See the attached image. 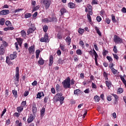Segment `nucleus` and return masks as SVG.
I'll use <instances>...</instances> for the list:
<instances>
[{
  "label": "nucleus",
  "instance_id": "obj_24",
  "mask_svg": "<svg viewBox=\"0 0 126 126\" xmlns=\"http://www.w3.org/2000/svg\"><path fill=\"white\" fill-rule=\"evenodd\" d=\"M3 48H5L6 49V47L8 46V44L5 41H2V44L1 45Z\"/></svg>",
  "mask_w": 126,
  "mask_h": 126
},
{
  "label": "nucleus",
  "instance_id": "obj_62",
  "mask_svg": "<svg viewBox=\"0 0 126 126\" xmlns=\"http://www.w3.org/2000/svg\"><path fill=\"white\" fill-rule=\"evenodd\" d=\"M57 54L58 56H61V55H62V51H61V50H57Z\"/></svg>",
  "mask_w": 126,
  "mask_h": 126
},
{
  "label": "nucleus",
  "instance_id": "obj_6",
  "mask_svg": "<svg viewBox=\"0 0 126 126\" xmlns=\"http://www.w3.org/2000/svg\"><path fill=\"white\" fill-rule=\"evenodd\" d=\"M40 41L43 43H47V42H49V34H48L47 33H45L44 34V37L40 38Z\"/></svg>",
  "mask_w": 126,
  "mask_h": 126
},
{
  "label": "nucleus",
  "instance_id": "obj_29",
  "mask_svg": "<svg viewBox=\"0 0 126 126\" xmlns=\"http://www.w3.org/2000/svg\"><path fill=\"white\" fill-rule=\"evenodd\" d=\"M16 40L18 44H22L23 43V39L20 38H17Z\"/></svg>",
  "mask_w": 126,
  "mask_h": 126
},
{
  "label": "nucleus",
  "instance_id": "obj_4",
  "mask_svg": "<svg viewBox=\"0 0 126 126\" xmlns=\"http://www.w3.org/2000/svg\"><path fill=\"white\" fill-rule=\"evenodd\" d=\"M113 41L115 44H122V43H123V38H121L120 36L117 35H114Z\"/></svg>",
  "mask_w": 126,
  "mask_h": 126
},
{
  "label": "nucleus",
  "instance_id": "obj_52",
  "mask_svg": "<svg viewBox=\"0 0 126 126\" xmlns=\"http://www.w3.org/2000/svg\"><path fill=\"white\" fill-rule=\"evenodd\" d=\"M48 100H49V96H45L44 99V103H48Z\"/></svg>",
  "mask_w": 126,
  "mask_h": 126
},
{
  "label": "nucleus",
  "instance_id": "obj_13",
  "mask_svg": "<svg viewBox=\"0 0 126 126\" xmlns=\"http://www.w3.org/2000/svg\"><path fill=\"white\" fill-rule=\"evenodd\" d=\"M53 63H54V57L52 55H50L49 57V66H52Z\"/></svg>",
  "mask_w": 126,
  "mask_h": 126
},
{
  "label": "nucleus",
  "instance_id": "obj_46",
  "mask_svg": "<svg viewBox=\"0 0 126 126\" xmlns=\"http://www.w3.org/2000/svg\"><path fill=\"white\" fill-rule=\"evenodd\" d=\"M39 8H40V5H38L37 6H36V7H34L32 9V11H36V10H38Z\"/></svg>",
  "mask_w": 126,
  "mask_h": 126
},
{
  "label": "nucleus",
  "instance_id": "obj_35",
  "mask_svg": "<svg viewBox=\"0 0 126 126\" xmlns=\"http://www.w3.org/2000/svg\"><path fill=\"white\" fill-rule=\"evenodd\" d=\"M78 32L79 34H83L84 33V29L80 28L78 30Z\"/></svg>",
  "mask_w": 126,
  "mask_h": 126
},
{
  "label": "nucleus",
  "instance_id": "obj_60",
  "mask_svg": "<svg viewBox=\"0 0 126 126\" xmlns=\"http://www.w3.org/2000/svg\"><path fill=\"white\" fill-rule=\"evenodd\" d=\"M60 85L57 84L56 87V91H59L60 90Z\"/></svg>",
  "mask_w": 126,
  "mask_h": 126
},
{
  "label": "nucleus",
  "instance_id": "obj_41",
  "mask_svg": "<svg viewBox=\"0 0 126 126\" xmlns=\"http://www.w3.org/2000/svg\"><path fill=\"white\" fill-rule=\"evenodd\" d=\"M87 17L88 20H89L90 23H91V22H92V19H91V16L89 14H87Z\"/></svg>",
  "mask_w": 126,
  "mask_h": 126
},
{
  "label": "nucleus",
  "instance_id": "obj_20",
  "mask_svg": "<svg viewBox=\"0 0 126 126\" xmlns=\"http://www.w3.org/2000/svg\"><path fill=\"white\" fill-rule=\"evenodd\" d=\"M23 109H24V107L23 106H18L17 107V111L18 113H21L23 111Z\"/></svg>",
  "mask_w": 126,
  "mask_h": 126
},
{
  "label": "nucleus",
  "instance_id": "obj_23",
  "mask_svg": "<svg viewBox=\"0 0 126 126\" xmlns=\"http://www.w3.org/2000/svg\"><path fill=\"white\" fill-rule=\"evenodd\" d=\"M65 41L66 43H68V45L69 46L70 45V43H71V38H70V37L69 36H67Z\"/></svg>",
  "mask_w": 126,
  "mask_h": 126
},
{
  "label": "nucleus",
  "instance_id": "obj_8",
  "mask_svg": "<svg viewBox=\"0 0 126 126\" xmlns=\"http://www.w3.org/2000/svg\"><path fill=\"white\" fill-rule=\"evenodd\" d=\"M9 14V10L4 9L0 11V15H6Z\"/></svg>",
  "mask_w": 126,
  "mask_h": 126
},
{
  "label": "nucleus",
  "instance_id": "obj_30",
  "mask_svg": "<svg viewBox=\"0 0 126 126\" xmlns=\"http://www.w3.org/2000/svg\"><path fill=\"white\" fill-rule=\"evenodd\" d=\"M21 34L22 37H26V32L24 30L21 31Z\"/></svg>",
  "mask_w": 126,
  "mask_h": 126
},
{
  "label": "nucleus",
  "instance_id": "obj_37",
  "mask_svg": "<svg viewBox=\"0 0 126 126\" xmlns=\"http://www.w3.org/2000/svg\"><path fill=\"white\" fill-rule=\"evenodd\" d=\"M31 16H32L31 13H28L25 14V18H29L31 17Z\"/></svg>",
  "mask_w": 126,
  "mask_h": 126
},
{
  "label": "nucleus",
  "instance_id": "obj_15",
  "mask_svg": "<svg viewBox=\"0 0 126 126\" xmlns=\"http://www.w3.org/2000/svg\"><path fill=\"white\" fill-rule=\"evenodd\" d=\"M49 19H51L50 21L52 22H58V18H57L56 15H53L52 17H49Z\"/></svg>",
  "mask_w": 126,
  "mask_h": 126
},
{
  "label": "nucleus",
  "instance_id": "obj_12",
  "mask_svg": "<svg viewBox=\"0 0 126 126\" xmlns=\"http://www.w3.org/2000/svg\"><path fill=\"white\" fill-rule=\"evenodd\" d=\"M35 30H36V27H33V28H30L27 31L28 35L31 34V33H33Z\"/></svg>",
  "mask_w": 126,
  "mask_h": 126
},
{
  "label": "nucleus",
  "instance_id": "obj_36",
  "mask_svg": "<svg viewBox=\"0 0 126 126\" xmlns=\"http://www.w3.org/2000/svg\"><path fill=\"white\" fill-rule=\"evenodd\" d=\"M94 99L95 102H99V101H100V97L98 95H95L94 97Z\"/></svg>",
  "mask_w": 126,
  "mask_h": 126
},
{
  "label": "nucleus",
  "instance_id": "obj_53",
  "mask_svg": "<svg viewBox=\"0 0 126 126\" xmlns=\"http://www.w3.org/2000/svg\"><path fill=\"white\" fill-rule=\"evenodd\" d=\"M5 25L6 26H8L9 25H11V22H10L9 21H6L5 22Z\"/></svg>",
  "mask_w": 126,
  "mask_h": 126
},
{
  "label": "nucleus",
  "instance_id": "obj_43",
  "mask_svg": "<svg viewBox=\"0 0 126 126\" xmlns=\"http://www.w3.org/2000/svg\"><path fill=\"white\" fill-rule=\"evenodd\" d=\"M112 16V20L114 23H116L117 22V20H116V18L115 17V16H114V14H112L111 15Z\"/></svg>",
  "mask_w": 126,
  "mask_h": 126
},
{
  "label": "nucleus",
  "instance_id": "obj_56",
  "mask_svg": "<svg viewBox=\"0 0 126 126\" xmlns=\"http://www.w3.org/2000/svg\"><path fill=\"white\" fill-rule=\"evenodd\" d=\"M21 10H23V9L20 8V9H16L14 10V12L15 13H16V12H19V11H21Z\"/></svg>",
  "mask_w": 126,
  "mask_h": 126
},
{
  "label": "nucleus",
  "instance_id": "obj_14",
  "mask_svg": "<svg viewBox=\"0 0 126 126\" xmlns=\"http://www.w3.org/2000/svg\"><path fill=\"white\" fill-rule=\"evenodd\" d=\"M36 99H41L42 97H44L45 96V94H44L43 92H39L36 94Z\"/></svg>",
  "mask_w": 126,
  "mask_h": 126
},
{
  "label": "nucleus",
  "instance_id": "obj_3",
  "mask_svg": "<svg viewBox=\"0 0 126 126\" xmlns=\"http://www.w3.org/2000/svg\"><path fill=\"white\" fill-rule=\"evenodd\" d=\"M62 84L64 89L67 88L70 89V78H69V77H67V78L62 82Z\"/></svg>",
  "mask_w": 126,
  "mask_h": 126
},
{
  "label": "nucleus",
  "instance_id": "obj_50",
  "mask_svg": "<svg viewBox=\"0 0 126 126\" xmlns=\"http://www.w3.org/2000/svg\"><path fill=\"white\" fill-rule=\"evenodd\" d=\"M114 63H110L109 64V68H110V69H111L112 68H114Z\"/></svg>",
  "mask_w": 126,
  "mask_h": 126
},
{
  "label": "nucleus",
  "instance_id": "obj_32",
  "mask_svg": "<svg viewBox=\"0 0 126 126\" xmlns=\"http://www.w3.org/2000/svg\"><path fill=\"white\" fill-rule=\"evenodd\" d=\"M48 29H49V27H48V26L45 25L43 28V30L44 32H45L46 33V32H47V31H48Z\"/></svg>",
  "mask_w": 126,
  "mask_h": 126
},
{
  "label": "nucleus",
  "instance_id": "obj_10",
  "mask_svg": "<svg viewBox=\"0 0 126 126\" xmlns=\"http://www.w3.org/2000/svg\"><path fill=\"white\" fill-rule=\"evenodd\" d=\"M16 58H17V53H16V52H14L13 54L10 55V60H11V61L16 59Z\"/></svg>",
  "mask_w": 126,
  "mask_h": 126
},
{
  "label": "nucleus",
  "instance_id": "obj_27",
  "mask_svg": "<svg viewBox=\"0 0 126 126\" xmlns=\"http://www.w3.org/2000/svg\"><path fill=\"white\" fill-rule=\"evenodd\" d=\"M57 38H58V39H59V40H61V39H62V38H63V35H62V32H58Z\"/></svg>",
  "mask_w": 126,
  "mask_h": 126
},
{
  "label": "nucleus",
  "instance_id": "obj_58",
  "mask_svg": "<svg viewBox=\"0 0 126 126\" xmlns=\"http://www.w3.org/2000/svg\"><path fill=\"white\" fill-rule=\"evenodd\" d=\"M92 88H94V89H96L97 88V86H96V84L94 83H92Z\"/></svg>",
  "mask_w": 126,
  "mask_h": 126
},
{
  "label": "nucleus",
  "instance_id": "obj_17",
  "mask_svg": "<svg viewBox=\"0 0 126 126\" xmlns=\"http://www.w3.org/2000/svg\"><path fill=\"white\" fill-rule=\"evenodd\" d=\"M76 6V4L75 3L71 2L68 3V7H69V8H75Z\"/></svg>",
  "mask_w": 126,
  "mask_h": 126
},
{
  "label": "nucleus",
  "instance_id": "obj_39",
  "mask_svg": "<svg viewBox=\"0 0 126 126\" xmlns=\"http://www.w3.org/2000/svg\"><path fill=\"white\" fill-rule=\"evenodd\" d=\"M12 93H13V94L14 95V97H15V98H17V91L13 90Z\"/></svg>",
  "mask_w": 126,
  "mask_h": 126
},
{
  "label": "nucleus",
  "instance_id": "obj_63",
  "mask_svg": "<svg viewBox=\"0 0 126 126\" xmlns=\"http://www.w3.org/2000/svg\"><path fill=\"white\" fill-rule=\"evenodd\" d=\"M18 42H16L15 43V46L16 47V49L17 51H18V49H19V48L18 47Z\"/></svg>",
  "mask_w": 126,
  "mask_h": 126
},
{
  "label": "nucleus",
  "instance_id": "obj_26",
  "mask_svg": "<svg viewBox=\"0 0 126 126\" xmlns=\"http://www.w3.org/2000/svg\"><path fill=\"white\" fill-rule=\"evenodd\" d=\"M5 22V19H4L3 18L0 19V25H1V26L4 25Z\"/></svg>",
  "mask_w": 126,
  "mask_h": 126
},
{
  "label": "nucleus",
  "instance_id": "obj_19",
  "mask_svg": "<svg viewBox=\"0 0 126 126\" xmlns=\"http://www.w3.org/2000/svg\"><path fill=\"white\" fill-rule=\"evenodd\" d=\"M61 15H63L64 13H66L67 12V10L65 9V8H62L60 10Z\"/></svg>",
  "mask_w": 126,
  "mask_h": 126
},
{
  "label": "nucleus",
  "instance_id": "obj_55",
  "mask_svg": "<svg viewBox=\"0 0 126 126\" xmlns=\"http://www.w3.org/2000/svg\"><path fill=\"white\" fill-rule=\"evenodd\" d=\"M105 22H106L107 24H110V23H111V20H110L109 18H106L105 19Z\"/></svg>",
  "mask_w": 126,
  "mask_h": 126
},
{
  "label": "nucleus",
  "instance_id": "obj_49",
  "mask_svg": "<svg viewBox=\"0 0 126 126\" xmlns=\"http://www.w3.org/2000/svg\"><path fill=\"white\" fill-rule=\"evenodd\" d=\"M28 95H29V91H26L24 93V96L25 97H26L27 96H28Z\"/></svg>",
  "mask_w": 126,
  "mask_h": 126
},
{
  "label": "nucleus",
  "instance_id": "obj_34",
  "mask_svg": "<svg viewBox=\"0 0 126 126\" xmlns=\"http://www.w3.org/2000/svg\"><path fill=\"white\" fill-rule=\"evenodd\" d=\"M111 95H112V96L114 97L116 102H118V101H119V96H118V95L115 94H112Z\"/></svg>",
  "mask_w": 126,
  "mask_h": 126
},
{
  "label": "nucleus",
  "instance_id": "obj_1",
  "mask_svg": "<svg viewBox=\"0 0 126 126\" xmlns=\"http://www.w3.org/2000/svg\"><path fill=\"white\" fill-rule=\"evenodd\" d=\"M54 100L56 102H60L61 105L63 104V101H64V96H63V93H60L57 94L53 98Z\"/></svg>",
  "mask_w": 126,
  "mask_h": 126
},
{
  "label": "nucleus",
  "instance_id": "obj_7",
  "mask_svg": "<svg viewBox=\"0 0 126 126\" xmlns=\"http://www.w3.org/2000/svg\"><path fill=\"white\" fill-rule=\"evenodd\" d=\"M32 110L33 115H35L37 113V107H36V103L35 102L32 103Z\"/></svg>",
  "mask_w": 126,
  "mask_h": 126
},
{
  "label": "nucleus",
  "instance_id": "obj_40",
  "mask_svg": "<svg viewBox=\"0 0 126 126\" xmlns=\"http://www.w3.org/2000/svg\"><path fill=\"white\" fill-rule=\"evenodd\" d=\"M117 92L119 94H121L124 92V89L122 88H119L117 90Z\"/></svg>",
  "mask_w": 126,
  "mask_h": 126
},
{
  "label": "nucleus",
  "instance_id": "obj_18",
  "mask_svg": "<svg viewBox=\"0 0 126 126\" xmlns=\"http://www.w3.org/2000/svg\"><path fill=\"white\" fill-rule=\"evenodd\" d=\"M46 109H45V107H43L42 109L40 110V117L41 118H43L45 114V111Z\"/></svg>",
  "mask_w": 126,
  "mask_h": 126
},
{
  "label": "nucleus",
  "instance_id": "obj_42",
  "mask_svg": "<svg viewBox=\"0 0 126 126\" xmlns=\"http://www.w3.org/2000/svg\"><path fill=\"white\" fill-rule=\"evenodd\" d=\"M20 113L19 112H15V113H14L13 116L14 117H16V118H19V117L20 116Z\"/></svg>",
  "mask_w": 126,
  "mask_h": 126
},
{
  "label": "nucleus",
  "instance_id": "obj_22",
  "mask_svg": "<svg viewBox=\"0 0 126 126\" xmlns=\"http://www.w3.org/2000/svg\"><path fill=\"white\" fill-rule=\"evenodd\" d=\"M105 84L107 87H108V89H110V88H111L112 87V83H111L110 81H106Z\"/></svg>",
  "mask_w": 126,
  "mask_h": 126
},
{
  "label": "nucleus",
  "instance_id": "obj_5",
  "mask_svg": "<svg viewBox=\"0 0 126 126\" xmlns=\"http://www.w3.org/2000/svg\"><path fill=\"white\" fill-rule=\"evenodd\" d=\"M42 2L43 3L45 7V9H49V7H50V6L51 5V2H52V1L51 0H43Z\"/></svg>",
  "mask_w": 126,
  "mask_h": 126
},
{
  "label": "nucleus",
  "instance_id": "obj_61",
  "mask_svg": "<svg viewBox=\"0 0 126 126\" xmlns=\"http://www.w3.org/2000/svg\"><path fill=\"white\" fill-rule=\"evenodd\" d=\"M84 92L86 94H89V93L90 92V91L89 90V89H87L84 91Z\"/></svg>",
  "mask_w": 126,
  "mask_h": 126
},
{
  "label": "nucleus",
  "instance_id": "obj_9",
  "mask_svg": "<svg viewBox=\"0 0 126 126\" xmlns=\"http://www.w3.org/2000/svg\"><path fill=\"white\" fill-rule=\"evenodd\" d=\"M29 54H33L35 52V45H33L29 48Z\"/></svg>",
  "mask_w": 126,
  "mask_h": 126
},
{
  "label": "nucleus",
  "instance_id": "obj_38",
  "mask_svg": "<svg viewBox=\"0 0 126 126\" xmlns=\"http://www.w3.org/2000/svg\"><path fill=\"white\" fill-rule=\"evenodd\" d=\"M108 53H109V52H108V50H106L104 49L103 50V52H102V56H103V57H106V56H107V54H108Z\"/></svg>",
  "mask_w": 126,
  "mask_h": 126
},
{
  "label": "nucleus",
  "instance_id": "obj_31",
  "mask_svg": "<svg viewBox=\"0 0 126 126\" xmlns=\"http://www.w3.org/2000/svg\"><path fill=\"white\" fill-rule=\"evenodd\" d=\"M80 93V90L79 89H77L75 90L74 91V95H78Z\"/></svg>",
  "mask_w": 126,
  "mask_h": 126
},
{
  "label": "nucleus",
  "instance_id": "obj_11",
  "mask_svg": "<svg viewBox=\"0 0 126 126\" xmlns=\"http://www.w3.org/2000/svg\"><path fill=\"white\" fill-rule=\"evenodd\" d=\"M32 121H34V116H33L32 114H30L27 120L28 124L32 123Z\"/></svg>",
  "mask_w": 126,
  "mask_h": 126
},
{
  "label": "nucleus",
  "instance_id": "obj_44",
  "mask_svg": "<svg viewBox=\"0 0 126 126\" xmlns=\"http://www.w3.org/2000/svg\"><path fill=\"white\" fill-rule=\"evenodd\" d=\"M76 54H77V55L81 56V55H82V52L81 51V50H80V49L77 50L76 51Z\"/></svg>",
  "mask_w": 126,
  "mask_h": 126
},
{
  "label": "nucleus",
  "instance_id": "obj_33",
  "mask_svg": "<svg viewBox=\"0 0 126 126\" xmlns=\"http://www.w3.org/2000/svg\"><path fill=\"white\" fill-rule=\"evenodd\" d=\"M42 22H43L44 23H49L50 21H49V19L48 18H44L43 19H42L41 20Z\"/></svg>",
  "mask_w": 126,
  "mask_h": 126
},
{
  "label": "nucleus",
  "instance_id": "obj_47",
  "mask_svg": "<svg viewBox=\"0 0 126 126\" xmlns=\"http://www.w3.org/2000/svg\"><path fill=\"white\" fill-rule=\"evenodd\" d=\"M27 103H26V101H23L21 103V106L23 107L24 108V107H25V105H26Z\"/></svg>",
  "mask_w": 126,
  "mask_h": 126
},
{
  "label": "nucleus",
  "instance_id": "obj_54",
  "mask_svg": "<svg viewBox=\"0 0 126 126\" xmlns=\"http://www.w3.org/2000/svg\"><path fill=\"white\" fill-rule=\"evenodd\" d=\"M113 56L114 57V59H115V60H119V56L117 54H113Z\"/></svg>",
  "mask_w": 126,
  "mask_h": 126
},
{
  "label": "nucleus",
  "instance_id": "obj_28",
  "mask_svg": "<svg viewBox=\"0 0 126 126\" xmlns=\"http://www.w3.org/2000/svg\"><path fill=\"white\" fill-rule=\"evenodd\" d=\"M65 46L63 45V44H60V48L61 50H62L63 52H64L65 51Z\"/></svg>",
  "mask_w": 126,
  "mask_h": 126
},
{
  "label": "nucleus",
  "instance_id": "obj_51",
  "mask_svg": "<svg viewBox=\"0 0 126 126\" xmlns=\"http://www.w3.org/2000/svg\"><path fill=\"white\" fill-rule=\"evenodd\" d=\"M96 20L98 22H100V21H101V20H102V18H101V17L100 16H98L96 17Z\"/></svg>",
  "mask_w": 126,
  "mask_h": 126
},
{
  "label": "nucleus",
  "instance_id": "obj_2",
  "mask_svg": "<svg viewBox=\"0 0 126 126\" xmlns=\"http://www.w3.org/2000/svg\"><path fill=\"white\" fill-rule=\"evenodd\" d=\"M15 76L14 84L16 87H18V85H19V67H16L15 69Z\"/></svg>",
  "mask_w": 126,
  "mask_h": 126
},
{
  "label": "nucleus",
  "instance_id": "obj_21",
  "mask_svg": "<svg viewBox=\"0 0 126 126\" xmlns=\"http://www.w3.org/2000/svg\"><path fill=\"white\" fill-rule=\"evenodd\" d=\"M94 29L99 36H102V33H101V32H100V30L97 27H95Z\"/></svg>",
  "mask_w": 126,
  "mask_h": 126
},
{
  "label": "nucleus",
  "instance_id": "obj_45",
  "mask_svg": "<svg viewBox=\"0 0 126 126\" xmlns=\"http://www.w3.org/2000/svg\"><path fill=\"white\" fill-rule=\"evenodd\" d=\"M106 59L109 61V63H112V62H113V59H112L111 56H107Z\"/></svg>",
  "mask_w": 126,
  "mask_h": 126
},
{
  "label": "nucleus",
  "instance_id": "obj_25",
  "mask_svg": "<svg viewBox=\"0 0 126 126\" xmlns=\"http://www.w3.org/2000/svg\"><path fill=\"white\" fill-rule=\"evenodd\" d=\"M38 63L40 64V65H43L44 64V60L42 58H39V60L38 61Z\"/></svg>",
  "mask_w": 126,
  "mask_h": 126
},
{
  "label": "nucleus",
  "instance_id": "obj_59",
  "mask_svg": "<svg viewBox=\"0 0 126 126\" xmlns=\"http://www.w3.org/2000/svg\"><path fill=\"white\" fill-rule=\"evenodd\" d=\"M92 3L93 4H98V1L97 0H93Z\"/></svg>",
  "mask_w": 126,
  "mask_h": 126
},
{
  "label": "nucleus",
  "instance_id": "obj_64",
  "mask_svg": "<svg viewBox=\"0 0 126 126\" xmlns=\"http://www.w3.org/2000/svg\"><path fill=\"white\" fill-rule=\"evenodd\" d=\"M122 12L123 13H126V7H123L121 10Z\"/></svg>",
  "mask_w": 126,
  "mask_h": 126
},
{
  "label": "nucleus",
  "instance_id": "obj_48",
  "mask_svg": "<svg viewBox=\"0 0 126 126\" xmlns=\"http://www.w3.org/2000/svg\"><path fill=\"white\" fill-rule=\"evenodd\" d=\"M111 69V71L112 72V73H113V74H117V70H116L115 69H114V68H112Z\"/></svg>",
  "mask_w": 126,
  "mask_h": 126
},
{
  "label": "nucleus",
  "instance_id": "obj_16",
  "mask_svg": "<svg viewBox=\"0 0 126 126\" xmlns=\"http://www.w3.org/2000/svg\"><path fill=\"white\" fill-rule=\"evenodd\" d=\"M4 53H5V48L4 47H2V46H0V56H3V55H4Z\"/></svg>",
  "mask_w": 126,
  "mask_h": 126
},
{
  "label": "nucleus",
  "instance_id": "obj_57",
  "mask_svg": "<svg viewBox=\"0 0 126 126\" xmlns=\"http://www.w3.org/2000/svg\"><path fill=\"white\" fill-rule=\"evenodd\" d=\"M113 52H114V53L115 54H117L118 53V49H117V47H116V46H115L114 47V48H113Z\"/></svg>",
  "mask_w": 126,
  "mask_h": 126
}]
</instances>
